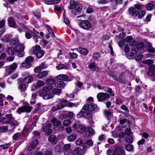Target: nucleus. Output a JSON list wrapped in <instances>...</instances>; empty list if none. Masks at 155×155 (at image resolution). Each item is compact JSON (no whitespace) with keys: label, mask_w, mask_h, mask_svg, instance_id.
<instances>
[{"label":"nucleus","mask_w":155,"mask_h":155,"mask_svg":"<svg viewBox=\"0 0 155 155\" xmlns=\"http://www.w3.org/2000/svg\"><path fill=\"white\" fill-rule=\"evenodd\" d=\"M74 114L73 113L71 112H69L66 115V117L67 118L71 119L73 117Z\"/></svg>","instance_id":"nucleus-57"},{"label":"nucleus","mask_w":155,"mask_h":155,"mask_svg":"<svg viewBox=\"0 0 155 155\" xmlns=\"http://www.w3.org/2000/svg\"><path fill=\"white\" fill-rule=\"evenodd\" d=\"M31 65V64H29L28 62L26 61H25V62L22 64V67L27 68H29Z\"/></svg>","instance_id":"nucleus-47"},{"label":"nucleus","mask_w":155,"mask_h":155,"mask_svg":"<svg viewBox=\"0 0 155 155\" xmlns=\"http://www.w3.org/2000/svg\"><path fill=\"white\" fill-rule=\"evenodd\" d=\"M149 71L147 74L148 76H152V74L155 73V65L154 64L150 65L148 68Z\"/></svg>","instance_id":"nucleus-9"},{"label":"nucleus","mask_w":155,"mask_h":155,"mask_svg":"<svg viewBox=\"0 0 155 155\" xmlns=\"http://www.w3.org/2000/svg\"><path fill=\"white\" fill-rule=\"evenodd\" d=\"M44 54V51L42 50H41L35 54L38 58H40L43 56Z\"/></svg>","instance_id":"nucleus-44"},{"label":"nucleus","mask_w":155,"mask_h":155,"mask_svg":"<svg viewBox=\"0 0 155 155\" xmlns=\"http://www.w3.org/2000/svg\"><path fill=\"white\" fill-rule=\"evenodd\" d=\"M79 26L82 28L88 30L91 27V25L90 22L87 20H83L81 21Z\"/></svg>","instance_id":"nucleus-5"},{"label":"nucleus","mask_w":155,"mask_h":155,"mask_svg":"<svg viewBox=\"0 0 155 155\" xmlns=\"http://www.w3.org/2000/svg\"><path fill=\"white\" fill-rule=\"evenodd\" d=\"M15 52L18 53V56L19 57H22L24 55V47L21 43L18 44L17 46L14 48Z\"/></svg>","instance_id":"nucleus-3"},{"label":"nucleus","mask_w":155,"mask_h":155,"mask_svg":"<svg viewBox=\"0 0 155 155\" xmlns=\"http://www.w3.org/2000/svg\"><path fill=\"white\" fill-rule=\"evenodd\" d=\"M36 120H34L32 124L31 125L30 127L29 126H26L25 128V131H27L28 132L30 130H31L33 129V127H34L36 126Z\"/></svg>","instance_id":"nucleus-13"},{"label":"nucleus","mask_w":155,"mask_h":155,"mask_svg":"<svg viewBox=\"0 0 155 155\" xmlns=\"http://www.w3.org/2000/svg\"><path fill=\"white\" fill-rule=\"evenodd\" d=\"M81 111L83 112L84 113L86 112L87 111H89L88 104H87L84 105L82 108Z\"/></svg>","instance_id":"nucleus-46"},{"label":"nucleus","mask_w":155,"mask_h":155,"mask_svg":"<svg viewBox=\"0 0 155 155\" xmlns=\"http://www.w3.org/2000/svg\"><path fill=\"white\" fill-rule=\"evenodd\" d=\"M70 3V9H74L77 12H79L81 10L82 7L81 5L76 3L74 0H71Z\"/></svg>","instance_id":"nucleus-1"},{"label":"nucleus","mask_w":155,"mask_h":155,"mask_svg":"<svg viewBox=\"0 0 155 155\" xmlns=\"http://www.w3.org/2000/svg\"><path fill=\"white\" fill-rule=\"evenodd\" d=\"M60 2V0H52L46 2L45 3L47 5H51L57 4Z\"/></svg>","instance_id":"nucleus-27"},{"label":"nucleus","mask_w":155,"mask_h":155,"mask_svg":"<svg viewBox=\"0 0 155 155\" xmlns=\"http://www.w3.org/2000/svg\"><path fill=\"white\" fill-rule=\"evenodd\" d=\"M64 107L63 105V104L60 101V102L57 104L56 106L53 109L54 110H58L63 108Z\"/></svg>","instance_id":"nucleus-33"},{"label":"nucleus","mask_w":155,"mask_h":155,"mask_svg":"<svg viewBox=\"0 0 155 155\" xmlns=\"http://www.w3.org/2000/svg\"><path fill=\"white\" fill-rule=\"evenodd\" d=\"M65 86V84L63 81H58L55 84V86L57 88L64 87Z\"/></svg>","instance_id":"nucleus-20"},{"label":"nucleus","mask_w":155,"mask_h":155,"mask_svg":"<svg viewBox=\"0 0 155 155\" xmlns=\"http://www.w3.org/2000/svg\"><path fill=\"white\" fill-rule=\"evenodd\" d=\"M27 27L23 24L21 25V27H20L18 28V30L20 32L26 29Z\"/></svg>","instance_id":"nucleus-61"},{"label":"nucleus","mask_w":155,"mask_h":155,"mask_svg":"<svg viewBox=\"0 0 155 155\" xmlns=\"http://www.w3.org/2000/svg\"><path fill=\"white\" fill-rule=\"evenodd\" d=\"M71 147V145L70 144H67L64 146L63 152L65 155H69L71 153V152L70 149Z\"/></svg>","instance_id":"nucleus-8"},{"label":"nucleus","mask_w":155,"mask_h":155,"mask_svg":"<svg viewBox=\"0 0 155 155\" xmlns=\"http://www.w3.org/2000/svg\"><path fill=\"white\" fill-rule=\"evenodd\" d=\"M77 51L79 52L80 54H82L84 55H87L88 52V51L87 49L85 48L80 47L78 48L75 49Z\"/></svg>","instance_id":"nucleus-11"},{"label":"nucleus","mask_w":155,"mask_h":155,"mask_svg":"<svg viewBox=\"0 0 155 155\" xmlns=\"http://www.w3.org/2000/svg\"><path fill=\"white\" fill-rule=\"evenodd\" d=\"M41 50V47L39 45H36L33 48V53L35 54Z\"/></svg>","instance_id":"nucleus-25"},{"label":"nucleus","mask_w":155,"mask_h":155,"mask_svg":"<svg viewBox=\"0 0 155 155\" xmlns=\"http://www.w3.org/2000/svg\"><path fill=\"white\" fill-rule=\"evenodd\" d=\"M69 68L68 64H63L60 63L56 67V69L58 70H60L62 69H68Z\"/></svg>","instance_id":"nucleus-10"},{"label":"nucleus","mask_w":155,"mask_h":155,"mask_svg":"<svg viewBox=\"0 0 155 155\" xmlns=\"http://www.w3.org/2000/svg\"><path fill=\"white\" fill-rule=\"evenodd\" d=\"M46 84L49 85L54 84L55 83V81L54 79H48L46 81Z\"/></svg>","instance_id":"nucleus-32"},{"label":"nucleus","mask_w":155,"mask_h":155,"mask_svg":"<svg viewBox=\"0 0 155 155\" xmlns=\"http://www.w3.org/2000/svg\"><path fill=\"white\" fill-rule=\"evenodd\" d=\"M143 63L144 64H147L148 65H151L153 63V61L151 59H147L145 61H143Z\"/></svg>","instance_id":"nucleus-43"},{"label":"nucleus","mask_w":155,"mask_h":155,"mask_svg":"<svg viewBox=\"0 0 155 155\" xmlns=\"http://www.w3.org/2000/svg\"><path fill=\"white\" fill-rule=\"evenodd\" d=\"M18 88L21 92H24L27 90L26 86L25 84H22L20 85L18 87Z\"/></svg>","instance_id":"nucleus-31"},{"label":"nucleus","mask_w":155,"mask_h":155,"mask_svg":"<svg viewBox=\"0 0 155 155\" xmlns=\"http://www.w3.org/2000/svg\"><path fill=\"white\" fill-rule=\"evenodd\" d=\"M53 87L51 85H49L48 86H45L43 87V89L46 91L47 93L48 92L51 91L53 88Z\"/></svg>","instance_id":"nucleus-29"},{"label":"nucleus","mask_w":155,"mask_h":155,"mask_svg":"<svg viewBox=\"0 0 155 155\" xmlns=\"http://www.w3.org/2000/svg\"><path fill=\"white\" fill-rule=\"evenodd\" d=\"M60 101L63 104L64 107L67 106L68 101L67 100L64 99H61L60 100Z\"/></svg>","instance_id":"nucleus-55"},{"label":"nucleus","mask_w":155,"mask_h":155,"mask_svg":"<svg viewBox=\"0 0 155 155\" xmlns=\"http://www.w3.org/2000/svg\"><path fill=\"white\" fill-rule=\"evenodd\" d=\"M18 67L17 64L15 63H14L9 66L8 71L9 73L13 72Z\"/></svg>","instance_id":"nucleus-14"},{"label":"nucleus","mask_w":155,"mask_h":155,"mask_svg":"<svg viewBox=\"0 0 155 155\" xmlns=\"http://www.w3.org/2000/svg\"><path fill=\"white\" fill-rule=\"evenodd\" d=\"M95 63L94 62H93L91 63L88 66V67L89 68L92 70H94L95 69Z\"/></svg>","instance_id":"nucleus-51"},{"label":"nucleus","mask_w":155,"mask_h":155,"mask_svg":"<svg viewBox=\"0 0 155 155\" xmlns=\"http://www.w3.org/2000/svg\"><path fill=\"white\" fill-rule=\"evenodd\" d=\"M48 74V72L47 71H44L39 73L37 77L38 78L41 79L45 77H46Z\"/></svg>","instance_id":"nucleus-21"},{"label":"nucleus","mask_w":155,"mask_h":155,"mask_svg":"<svg viewBox=\"0 0 155 155\" xmlns=\"http://www.w3.org/2000/svg\"><path fill=\"white\" fill-rule=\"evenodd\" d=\"M136 48L140 50H143L144 48V45L142 42H140L137 44Z\"/></svg>","instance_id":"nucleus-38"},{"label":"nucleus","mask_w":155,"mask_h":155,"mask_svg":"<svg viewBox=\"0 0 155 155\" xmlns=\"http://www.w3.org/2000/svg\"><path fill=\"white\" fill-rule=\"evenodd\" d=\"M120 108L121 109L124 110L125 111H126L127 113L129 112V110L128 108L126 106L124 105H122L121 107Z\"/></svg>","instance_id":"nucleus-63"},{"label":"nucleus","mask_w":155,"mask_h":155,"mask_svg":"<svg viewBox=\"0 0 155 155\" xmlns=\"http://www.w3.org/2000/svg\"><path fill=\"white\" fill-rule=\"evenodd\" d=\"M143 58V55L141 54H137L135 57V59L136 60L139 61Z\"/></svg>","instance_id":"nucleus-59"},{"label":"nucleus","mask_w":155,"mask_h":155,"mask_svg":"<svg viewBox=\"0 0 155 155\" xmlns=\"http://www.w3.org/2000/svg\"><path fill=\"white\" fill-rule=\"evenodd\" d=\"M8 129V126H2L0 127V131L1 132H5Z\"/></svg>","instance_id":"nucleus-54"},{"label":"nucleus","mask_w":155,"mask_h":155,"mask_svg":"<svg viewBox=\"0 0 155 155\" xmlns=\"http://www.w3.org/2000/svg\"><path fill=\"white\" fill-rule=\"evenodd\" d=\"M116 153L117 155H126L125 151L121 147L116 148Z\"/></svg>","instance_id":"nucleus-19"},{"label":"nucleus","mask_w":155,"mask_h":155,"mask_svg":"<svg viewBox=\"0 0 155 155\" xmlns=\"http://www.w3.org/2000/svg\"><path fill=\"white\" fill-rule=\"evenodd\" d=\"M76 144L77 145H79L81 146H83V147H84V144L83 142V140L81 139H78L76 142Z\"/></svg>","instance_id":"nucleus-40"},{"label":"nucleus","mask_w":155,"mask_h":155,"mask_svg":"<svg viewBox=\"0 0 155 155\" xmlns=\"http://www.w3.org/2000/svg\"><path fill=\"white\" fill-rule=\"evenodd\" d=\"M44 131H45V134L46 135H48L52 133V130L51 129H46L44 128Z\"/></svg>","instance_id":"nucleus-50"},{"label":"nucleus","mask_w":155,"mask_h":155,"mask_svg":"<svg viewBox=\"0 0 155 155\" xmlns=\"http://www.w3.org/2000/svg\"><path fill=\"white\" fill-rule=\"evenodd\" d=\"M8 124L12 126H17L18 125L19 123L16 120L14 122L8 120Z\"/></svg>","instance_id":"nucleus-41"},{"label":"nucleus","mask_w":155,"mask_h":155,"mask_svg":"<svg viewBox=\"0 0 155 155\" xmlns=\"http://www.w3.org/2000/svg\"><path fill=\"white\" fill-rule=\"evenodd\" d=\"M8 24L10 26L12 27H14L15 22L14 19L12 17H10L8 19Z\"/></svg>","instance_id":"nucleus-23"},{"label":"nucleus","mask_w":155,"mask_h":155,"mask_svg":"<svg viewBox=\"0 0 155 155\" xmlns=\"http://www.w3.org/2000/svg\"><path fill=\"white\" fill-rule=\"evenodd\" d=\"M38 141L37 140H34L30 145L28 148V151H31L38 144Z\"/></svg>","instance_id":"nucleus-17"},{"label":"nucleus","mask_w":155,"mask_h":155,"mask_svg":"<svg viewBox=\"0 0 155 155\" xmlns=\"http://www.w3.org/2000/svg\"><path fill=\"white\" fill-rule=\"evenodd\" d=\"M10 43L11 45H17L18 44H20L19 43L18 40L17 38H15L13 39L12 40Z\"/></svg>","instance_id":"nucleus-37"},{"label":"nucleus","mask_w":155,"mask_h":155,"mask_svg":"<svg viewBox=\"0 0 155 155\" xmlns=\"http://www.w3.org/2000/svg\"><path fill=\"white\" fill-rule=\"evenodd\" d=\"M57 79L60 80L66 81L68 79V77L66 75L64 74H60L56 77Z\"/></svg>","instance_id":"nucleus-18"},{"label":"nucleus","mask_w":155,"mask_h":155,"mask_svg":"<svg viewBox=\"0 0 155 155\" xmlns=\"http://www.w3.org/2000/svg\"><path fill=\"white\" fill-rule=\"evenodd\" d=\"M81 149L79 147H76L73 152V155H81Z\"/></svg>","instance_id":"nucleus-28"},{"label":"nucleus","mask_w":155,"mask_h":155,"mask_svg":"<svg viewBox=\"0 0 155 155\" xmlns=\"http://www.w3.org/2000/svg\"><path fill=\"white\" fill-rule=\"evenodd\" d=\"M69 54L71 57L73 58H77L78 56V54L74 52H69Z\"/></svg>","instance_id":"nucleus-62"},{"label":"nucleus","mask_w":155,"mask_h":155,"mask_svg":"<svg viewBox=\"0 0 155 155\" xmlns=\"http://www.w3.org/2000/svg\"><path fill=\"white\" fill-rule=\"evenodd\" d=\"M146 46L149 52L152 53H155V49L154 48L152 47L151 44L150 42L147 43Z\"/></svg>","instance_id":"nucleus-15"},{"label":"nucleus","mask_w":155,"mask_h":155,"mask_svg":"<svg viewBox=\"0 0 155 155\" xmlns=\"http://www.w3.org/2000/svg\"><path fill=\"white\" fill-rule=\"evenodd\" d=\"M109 97L108 94L102 92L99 93L97 95V98L99 101L102 102Z\"/></svg>","instance_id":"nucleus-7"},{"label":"nucleus","mask_w":155,"mask_h":155,"mask_svg":"<svg viewBox=\"0 0 155 155\" xmlns=\"http://www.w3.org/2000/svg\"><path fill=\"white\" fill-rule=\"evenodd\" d=\"M154 7V5L152 3H150L146 5V8L148 10H151Z\"/></svg>","instance_id":"nucleus-34"},{"label":"nucleus","mask_w":155,"mask_h":155,"mask_svg":"<svg viewBox=\"0 0 155 155\" xmlns=\"http://www.w3.org/2000/svg\"><path fill=\"white\" fill-rule=\"evenodd\" d=\"M11 146L10 143H8L3 145H0V147H2L3 149L5 150L8 149Z\"/></svg>","instance_id":"nucleus-53"},{"label":"nucleus","mask_w":155,"mask_h":155,"mask_svg":"<svg viewBox=\"0 0 155 155\" xmlns=\"http://www.w3.org/2000/svg\"><path fill=\"white\" fill-rule=\"evenodd\" d=\"M134 147L133 145L131 144H127L125 147V149L128 151H131L133 149Z\"/></svg>","instance_id":"nucleus-36"},{"label":"nucleus","mask_w":155,"mask_h":155,"mask_svg":"<svg viewBox=\"0 0 155 155\" xmlns=\"http://www.w3.org/2000/svg\"><path fill=\"white\" fill-rule=\"evenodd\" d=\"M33 80V78L31 76H28L25 77L24 79V82L26 83H31Z\"/></svg>","instance_id":"nucleus-26"},{"label":"nucleus","mask_w":155,"mask_h":155,"mask_svg":"<svg viewBox=\"0 0 155 155\" xmlns=\"http://www.w3.org/2000/svg\"><path fill=\"white\" fill-rule=\"evenodd\" d=\"M61 92V90L60 89L54 88L52 91V94L54 95L53 94L57 95H59Z\"/></svg>","instance_id":"nucleus-30"},{"label":"nucleus","mask_w":155,"mask_h":155,"mask_svg":"<svg viewBox=\"0 0 155 155\" xmlns=\"http://www.w3.org/2000/svg\"><path fill=\"white\" fill-rule=\"evenodd\" d=\"M71 123V121L69 120H64L63 123V125L64 126H68Z\"/></svg>","instance_id":"nucleus-56"},{"label":"nucleus","mask_w":155,"mask_h":155,"mask_svg":"<svg viewBox=\"0 0 155 155\" xmlns=\"http://www.w3.org/2000/svg\"><path fill=\"white\" fill-rule=\"evenodd\" d=\"M6 52L9 55H14L15 53L14 48L12 47L9 48L6 50Z\"/></svg>","instance_id":"nucleus-22"},{"label":"nucleus","mask_w":155,"mask_h":155,"mask_svg":"<svg viewBox=\"0 0 155 155\" xmlns=\"http://www.w3.org/2000/svg\"><path fill=\"white\" fill-rule=\"evenodd\" d=\"M32 33V31H28L25 35L26 38L28 39H30L31 37V33Z\"/></svg>","instance_id":"nucleus-60"},{"label":"nucleus","mask_w":155,"mask_h":155,"mask_svg":"<svg viewBox=\"0 0 155 155\" xmlns=\"http://www.w3.org/2000/svg\"><path fill=\"white\" fill-rule=\"evenodd\" d=\"M32 108V107H31L29 104H28L23 106L19 107L18 109L17 112L19 114L24 112L29 113L31 111Z\"/></svg>","instance_id":"nucleus-4"},{"label":"nucleus","mask_w":155,"mask_h":155,"mask_svg":"<svg viewBox=\"0 0 155 155\" xmlns=\"http://www.w3.org/2000/svg\"><path fill=\"white\" fill-rule=\"evenodd\" d=\"M33 60L34 59L31 56H28L25 59V61L30 64H31V63L33 62Z\"/></svg>","instance_id":"nucleus-49"},{"label":"nucleus","mask_w":155,"mask_h":155,"mask_svg":"<svg viewBox=\"0 0 155 155\" xmlns=\"http://www.w3.org/2000/svg\"><path fill=\"white\" fill-rule=\"evenodd\" d=\"M0 122L4 124H7L8 123V120L6 117H3L0 118Z\"/></svg>","instance_id":"nucleus-45"},{"label":"nucleus","mask_w":155,"mask_h":155,"mask_svg":"<svg viewBox=\"0 0 155 155\" xmlns=\"http://www.w3.org/2000/svg\"><path fill=\"white\" fill-rule=\"evenodd\" d=\"M9 37L8 35H6L2 38L1 39L2 41H5L6 43H8L10 40Z\"/></svg>","instance_id":"nucleus-52"},{"label":"nucleus","mask_w":155,"mask_h":155,"mask_svg":"<svg viewBox=\"0 0 155 155\" xmlns=\"http://www.w3.org/2000/svg\"><path fill=\"white\" fill-rule=\"evenodd\" d=\"M128 11L129 13L132 16H137L139 14V12L137 11L134 7L130 8Z\"/></svg>","instance_id":"nucleus-12"},{"label":"nucleus","mask_w":155,"mask_h":155,"mask_svg":"<svg viewBox=\"0 0 155 155\" xmlns=\"http://www.w3.org/2000/svg\"><path fill=\"white\" fill-rule=\"evenodd\" d=\"M38 94L39 95L43 97V98L45 100H48L52 98L54 95L52 94H48L46 91H44L43 88L39 91Z\"/></svg>","instance_id":"nucleus-2"},{"label":"nucleus","mask_w":155,"mask_h":155,"mask_svg":"<svg viewBox=\"0 0 155 155\" xmlns=\"http://www.w3.org/2000/svg\"><path fill=\"white\" fill-rule=\"evenodd\" d=\"M107 155H114V150H108L107 152Z\"/></svg>","instance_id":"nucleus-64"},{"label":"nucleus","mask_w":155,"mask_h":155,"mask_svg":"<svg viewBox=\"0 0 155 155\" xmlns=\"http://www.w3.org/2000/svg\"><path fill=\"white\" fill-rule=\"evenodd\" d=\"M125 140L127 143H131L133 141V137L130 135H127L126 138Z\"/></svg>","instance_id":"nucleus-35"},{"label":"nucleus","mask_w":155,"mask_h":155,"mask_svg":"<svg viewBox=\"0 0 155 155\" xmlns=\"http://www.w3.org/2000/svg\"><path fill=\"white\" fill-rule=\"evenodd\" d=\"M48 140L51 142L52 144H55L57 142V138L54 135H50L48 138Z\"/></svg>","instance_id":"nucleus-16"},{"label":"nucleus","mask_w":155,"mask_h":155,"mask_svg":"<svg viewBox=\"0 0 155 155\" xmlns=\"http://www.w3.org/2000/svg\"><path fill=\"white\" fill-rule=\"evenodd\" d=\"M72 127L73 128L77 130L80 133H83L86 129V128L85 126L81 125L76 124H73Z\"/></svg>","instance_id":"nucleus-6"},{"label":"nucleus","mask_w":155,"mask_h":155,"mask_svg":"<svg viewBox=\"0 0 155 155\" xmlns=\"http://www.w3.org/2000/svg\"><path fill=\"white\" fill-rule=\"evenodd\" d=\"M52 122L54 126L56 127L59 126L61 124L60 121L56 119L53 118L52 120Z\"/></svg>","instance_id":"nucleus-24"},{"label":"nucleus","mask_w":155,"mask_h":155,"mask_svg":"<svg viewBox=\"0 0 155 155\" xmlns=\"http://www.w3.org/2000/svg\"><path fill=\"white\" fill-rule=\"evenodd\" d=\"M6 118L8 120V119L9 120H15V118L13 117L12 114H9L6 115Z\"/></svg>","instance_id":"nucleus-48"},{"label":"nucleus","mask_w":155,"mask_h":155,"mask_svg":"<svg viewBox=\"0 0 155 155\" xmlns=\"http://www.w3.org/2000/svg\"><path fill=\"white\" fill-rule=\"evenodd\" d=\"M89 111H91L94 110L95 109V107L94 104H88Z\"/></svg>","instance_id":"nucleus-58"},{"label":"nucleus","mask_w":155,"mask_h":155,"mask_svg":"<svg viewBox=\"0 0 155 155\" xmlns=\"http://www.w3.org/2000/svg\"><path fill=\"white\" fill-rule=\"evenodd\" d=\"M76 137L75 134H72L68 137V140L69 141H74Z\"/></svg>","instance_id":"nucleus-39"},{"label":"nucleus","mask_w":155,"mask_h":155,"mask_svg":"<svg viewBox=\"0 0 155 155\" xmlns=\"http://www.w3.org/2000/svg\"><path fill=\"white\" fill-rule=\"evenodd\" d=\"M45 84L44 82L39 80L37 82L36 85L38 87H41L44 86Z\"/></svg>","instance_id":"nucleus-42"}]
</instances>
